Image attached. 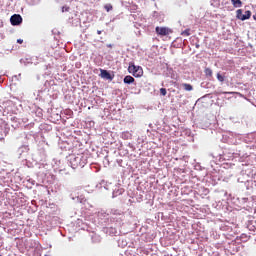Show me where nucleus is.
Wrapping results in <instances>:
<instances>
[{"label":"nucleus","mask_w":256,"mask_h":256,"mask_svg":"<svg viewBox=\"0 0 256 256\" xmlns=\"http://www.w3.org/2000/svg\"><path fill=\"white\" fill-rule=\"evenodd\" d=\"M70 163L73 169H77V167H85L87 164V159L83 154H78L77 156L72 155L70 158Z\"/></svg>","instance_id":"obj_1"},{"label":"nucleus","mask_w":256,"mask_h":256,"mask_svg":"<svg viewBox=\"0 0 256 256\" xmlns=\"http://www.w3.org/2000/svg\"><path fill=\"white\" fill-rule=\"evenodd\" d=\"M128 72L133 75V77H143V68L141 66H135L131 63L128 67Z\"/></svg>","instance_id":"obj_2"},{"label":"nucleus","mask_w":256,"mask_h":256,"mask_svg":"<svg viewBox=\"0 0 256 256\" xmlns=\"http://www.w3.org/2000/svg\"><path fill=\"white\" fill-rule=\"evenodd\" d=\"M155 31H156L157 35H159L160 37H166L167 35H171V33H173V30L169 27L157 26L155 28Z\"/></svg>","instance_id":"obj_3"},{"label":"nucleus","mask_w":256,"mask_h":256,"mask_svg":"<svg viewBox=\"0 0 256 256\" xmlns=\"http://www.w3.org/2000/svg\"><path fill=\"white\" fill-rule=\"evenodd\" d=\"M10 22L13 26L21 25L23 23V17L19 14H14L11 16Z\"/></svg>","instance_id":"obj_4"},{"label":"nucleus","mask_w":256,"mask_h":256,"mask_svg":"<svg viewBox=\"0 0 256 256\" xmlns=\"http://www.w3.org/2000/svg\"><path fill=\"white\" fill-rule=\"evenodd\" d=\"M100 77L102 79H108L109 81H113V77L111 76V73L107 70L100 69Z\"/></svg>","instance_id":"obj_5"},{"label":"nucleus","mask_w":256,"mask_h":256,"mask_svg":"<svg viewBox=\"0 0 256 256\" xmlns=\"http://www.w3.org/2000/svg\"><path fill=\"white\" fill-rule=\"evenodd\" d=\"M124 83L126 85H131V83H135V78H133V76L128 75L126 77H124Z\"/></svg>","instance_id":"obj_6"},{"label":"nucleus","mask_w":256,"mask_h":256,"mask_svg":"<svg viewBox=\"0 0 256 256\" xmlns=\"http://www.w3.org/2000/svg\"><path fill=\"white\" fill-rule=\"evenodd\" d=\"M241 21H247V19H251V11H246L244 16L240 17Z\"/></svg>","instance_id":"obj_7"},{"label":"nucleus","mask_w":256,"mask_h":256,"mask_svg":"<svg viewBox=\"0 0 256 256\" xmlns=\"http://www.w3.org/2000/svg\"><path fill=\"white\" fill-rule=\"evenodd\" d=\"M182 87L184 88V91H193V85L191 84L183 83Z\"/></svg>","instance_id":"obj_8"},{"label":"nucleus","mask_w":256,"mask_h":256,"mask_svg":"<svg viewBox=\"0 0 256 256\" xmlns=\"http://www.w3.org/2000/svg\"><path fill=\"white\" fill-rule=\"evenodd\" d=\"M232 5L235 7H241L243 5V2L241 0H232Z\"/></svg>","instance_id":"obj_9"},{"label":"nucleus","mask_w":256,"mask_h":256,"mask_svg":"<svg viewBox=\"0 0 256 256\" xmlns=\"http://www.w3.org/2000/svg\"><path fill=\"white\" fill-rule=\"evenodd\" d=\"M204 72L207 77H213V70H211V68H206Z\"/></svg>","instance_id":"obj_10"},{"label":"nucleus","mask_w":256,"mask_h":256,"mask_svg":"<svg viewBox=\"0 0 256 256\" xmlns=\"http://www.w3.org/2000/svg\"><path fill=\"white\" fill-rule=\"evenodd\" d=\"M236 15H237V18L240 19V21H241V17L244 16L243 10L238 9V10L236 11Z\"/></svg>","instance_id":"obj_11"},{"label":"nucleus","mask_w":256,"mask_h":256,"mask_svg":"<svg viewBox=\"0 0 256 256\" xmlns=\"http://www.w3.org/2000/svg\"><path fill=\"white\" fill-rule=\"evenodd\" d=\"M216 77L218 81H220V83H223V81H225V76L221 75V73H217Z\"/></svg>","instance_id":"obj_12"},{"label":"nucleus","mask_w":256,"mask_h":256,"mask_svg":"<svg viewBox=\"0 0 256 256\" xmlns=\"http://www.w3.org/2000/svg\"><path fill=\"white\" fill-rule=\"evenodd\" d=\"M190 31H191L190 29H186L182 31L181 35H183L184 37H189V35H191Z\"/></svg>","instance_id":"obj_13"},{"label":"nucleus","mask_w":256,"mask_h":256,"mask_svg":"<svg viewBox=\"0 0 256 256\" xmlns=\"http://www.w3.org/2000/svg\"><path fill=\"white\" fill-rule=\"evenodd\" d=\"M104 9L109 13V11H113V5L111 4H106L104 6Z\"/></svg>","instance_id":"obj_14"},{"label":"nucleus","mask_w":256,"mask_h":256,"mask_svg":"<svg viewBox=\"0 0 256 256\" xmlns=\"http://www.w3.org/2000/svg\"><path fill=\"white\" fill-rule=\"evenodd\" d=\"M160 94H161L163 97H165V95H167V89L161 88V89H160Z\"/></svg>","instance_id":"obj_15"},{"label":"nucleus","mask_w":256,"mask_h":256,"mask_svg":"<svg viewBox=\"0 0 256 256\" xmlns=\"http://www.w3.org/2000/svg\"><path fill=\"white\" fill-rule=\"evenodd\" d=\"M65 11H69V7L63 6V7H62V13H65Z\"/></svg>","instance_id":"obj_16"},{"label":"nucleus","mask_w":256,"mask_h":256,"mask_svg":"<svg viewBox=\"0 0 256 256\" xmlns=\"http://www.w3.org/2000/svg\"><path fill=\"white\" fill-rule=\"evenodd\" d=\"M172 83H173L174 87H179V83H177V82H172Z\"/></svg>","instance_id":"obj_17"},{"label":"nucleus","mask_w":256,"mask_h":256,"mask_svg":"<svg viewBox=\"0 0 256 256\" xmlns=\"http://www.w3.org/2000/svg\"><path fill=\"white\" fill-rule=\"evenodd\" d=\"M17 43H20V44L23 43V39H18Z\"/></svg>","instance_id":"obj_18"},{"label":"nucleus","mask_w":256,"mask_h":256,"mask_svg":"<svg viewBox=\"0 0 256 256\" xmlns=\"http://www.w3.org/2000/svg\"><path fill=\"white\" fill-rule=\"evenodd\" d=\"M102 31L101 30H98L97 31V35H101Z\"/></svg>","instance_id":"obj_19"},{"label":"nucleus","mask_w":256,"mask_h":256,"mask_svg":"<svg viewBox=\"0 0 256 256\" xmlns=\"http://www.w3.org/2000/svg\"><path fill=\"white\" fill-rule=\"evenodd\" d=\"M227 93H228V94H231V93H233V92H224V94H227Z\"/></svg>","instance_id":"obj_20"},{"label":"nucleus","mask_w":256,"mask_h":256,"mask_svg":"<svg viewBox=\"0 0 256 256\" xmlns=\"http://www.w3.org/2000/svg\"><path fill=\"white\" fill-rule=\"evenodd\" d=\"M206 193H209V189H205Z\"/></svg>","instance_id":"obj_21"}]
</instances>
